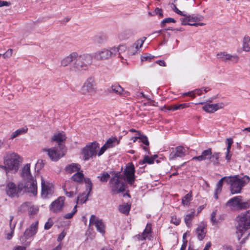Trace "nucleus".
Masks as SVG:
<instances>
[{
  "label": "nucleus",
  "mask_w": 250,
  "mask_h": 250,
  "mask_svg": "<svg viewBox=\"0 0 250 250\" xmlns=\"http://www.w3.org/2000/svg\"><path fill=\"white\" fill-rule=\"evenodd\" d=\"M22 162V158L17 153L12 152H8L4 158V166H2L6 173H16L19 168L20 164Z\"/></svg>",
  "instance_id": "obj_1"
},
{
  "label": "nucleus",
  "mask_w": 250,
  "mask_h": 250,
  "mask_svg": "<svg viewBox=\"0 0 250 250\" xmlns=\"http://www.w3.org/2000/svg\"><path fill=\"white\" fill-rule=\"evenodd\" d=\"M250 178L248 176H245L241 178L238 175L229 177L227 180V183L230 185V191L232 194L239 193L243 187L250 181Z\"/></svg>",
  "instance_id": "obj_2"
},
{
  "label": "nucleus",
  "mask_w": 250,
  "mask_h": 250,
  "mask_svg": "<svg viewBox=\"0 0 250 250\" xmlns=\"http://www.w3.org/2000/svg\"><path fill=\"white\" fill-rule=\"evenodd\" d=\"M92 56L88 54L79 55L77 53V58L75 59L71 69L75 71L86 70L88 65L92 62Z\"/></svg>",
  "instance_id": "obj_3"
},
{
  "label": "nucleus",
  "mask_w": 250,
  "mask_h": 250,
  "mask_svg": "<svg viewBox=\"0 0 250 250\" xmlns=\"http://www.w3.org/2000/svg\"><path fill=\"white\" fill-rule=\"evenodd\" d=\"M110 174L114 175L109 181L111 191L116 194L124 192L125 190L126 184L122 181L123 179L121 178V172L111 171Z\"/></svg>",
  "instance_id": "obj_4"
},
{
  "label": "nucleus",
  "mask_w": 250,
  "mask_h": 250,
  "mask_svg": "<svg viewBox=\"0 0 250 250\" xmlns=\"http://www.w3.org/2000/svg\"><path fill=\"white\" fill-rule=\"evenodd\" d=\"M237 224L236 226V233H240L238 235V240L240 239L243 233L250 228V210L247 211L244 213L237 217Z\"/></svg>",
  "instance_id": "obj_5"
},
{
  "label": "nucleus",
  "mask_w": 250,
  "mask_h": 250,
  "mask_svg": "<svg viewBox=\"0 0 250 250\" xmlns=\"http://www.w3.org/2000/svg\"><path fill=\"white\" fill-rule=\"evenodd\" d=\"M43 150L47 152L49 157L52 161H57L63 156L66 151L65 146L63 144H59V146L52 148H44Z\"/></svg>",
  "instance_id": "obj_6"
},
{
  "label": "nucleus",
  "mask_w": 250,
  "mask_h": 250,
  "mask_svg": "<svg viewBox=\"0 0 250 250\" xmlns=\"http://www.w3.org/2000/svg\"><path fill=\"white\" fill-rule=\"evenodd\" d=\"M135 169L133 164L132 163H128L123 173H121V178L131 186L134 183L135 180Z\"/></svg>",
  "instance_id": "obj_7"
},
{
  "label": "nucleus",
  "mask_w": 250,
  "mask_h": 250,
  "mask_svg": "<svg viewBox=\"0 0 250 250\" xmlns=\"http://www.w3.org/2000/svg\"><path fill=\"white\" fill-rule=\"evenodd\" d=\"M23 183H19L17 186L14 183L9 182L7 183L5 191L7 195L10 197H18L23 194Z\"/></svg>",
  "instance_id": "obj_8"
},
{
  "label": "nucleus",
  "mask_w": 250,
  "mask_h": 250,
  "mask_svg": "<svg viewBox=\"0 0 250 250\" xmlns=\"http://www.w3.org/2000/svg\"><path fill=\"white\" fill-rule=\"evenodd\" d=\"M99 147V144L96 142L89 143L83 149V159L88 160L93 156H95L97 148Z\"/></svg>",
  "instance_id": "obj_9"
},
{
  "label": "nucleus",
  "mask_w": 250,
  "mask_h": 250,
  "mask_svg": "<svg viewBox=\"0 0 250 250\" xmlns=\"http://www.w3.org/2000/svg\"><path fill=\"white\" fill-rule=\"evenodd\" d=\"M115 51L116 49H112V48H110V50L104 49L94 53L93 57L97 60L108 59L115 56Z\"/></svg>",
  "instance_id": "obj_10"
},
{
  "label": "nucleus",
  "mask_w": 250,
  "mask_h": 250,
  "mask_svg": "<svg viewBox=\"0 0 250 250\" xmlns=\"http://www.w3.org/2000/svg\"><path fill=\"white\" fill-rule=\"evenodd\" d=\"M25 183H23V188H22L23 193L24 192L31 193L34 195L37 194V184L35 178L25 180Z\"/></svg>",
  "instance_id": "obj_11"
},
{
  "label": "nucleus",
  "mask_w": 250,
  "mask_h": 250,
  "mask_svg": "<svg viewBox=\"0 0 250 250\" xmlns=\"http://www.w3.org/2000/svg\"><path fill=\"white\" fill-rule=\"evenodd\" d=\"M96 83L95 78L92 77H89L83 86V92L92 95L96 92Z\"/></svg>",
  "instance_id": "obj_12"
},
{
  "label": "nucleus",
  "mask_w": 250,
  "mask_h": 250,
  "mask_svg": "<svg viewBox=\"0 0 250 250\" xmlns=\"http://www.w3.org/2000/svg\"><path fill=\"white\" fill-rule=\"evenodd\" d=\"M38 226V221H36L31 225L30 228L25 230L23 236H21L20 238L22 243H25L29 238L33 236L36 233Z\"/></svg>",
  "instance_id": "obj_13"
},
{
  "label": "nucleus",
  "mask_w": 250,
  "mask_h": 250,
  "mask_svg": "<svg viewBox=\"0 0 250 250\" xmlns=\"http://www.w3.org/2000/svg\"><path fill=\"white\" fill-rule=\"evenodd\" d=\"M65 197L61 196L52 203L50 206V209L54 212L57 213L62 210L64 205Z\"/></svg>",
  "instance_id": "obj_14"
},
{
  "label": "nucleus",
  "mask_w": 250,
  "mask_h": 250,
  "mask_svg": "<svg viewBox=\"0 0 250 250\" xmlns=\"http://www.w3.org/2000/svg\"><path fill=\"white\" fill-rule=\"evenodd\" d=\"M186 149L182 146H178L175 147L170 153L169 159L174 160L177 157H183L186 155Z\"/></svg>",
  "instance_id": "obj_15"
},
{
  "label": "nucleus",
  "mask_w": 250,
  "mask_h": 250,
  "mask_svg": "<svg viewBox=\"0 0 250 250\" xmlns=\"http://www.w3.org/2000/svg\"><path fill=\"white\" fill-rule=\"evenodd\" d=\"M218 59L222 61L228 62L231 61L233 63H237L239 60V57L237 55H231L226 52H220L217 55Z\"/></svg>",
  "instance_id": "obj_16"
},
{
  "label": "nucleus",
  "mask_w": 250,
  "mask_h": 250,
  "mask_svg": "<svg viewBox=\"0 0 250 250\" xmlns=\"http://www.w3.org/2000/svg\"><path fill=\"white\" fill-rule=\"evenodd\" d=\"M90 225L94 224L97 230L101 233H104V226L102 220H99L94 215H92L89 220Z\"/></svg>",
  "instance_id": "obj_17"
},
{
  "label": "nucleus",
  "mask_w": 250,
  "mask_h": 250,
  "mask_svg": "<svg viewBox=\"0 0 250 250\" xmlns=\"http://www.w3.org/2000/svg\"><path fill=\"white\" fill-rule=\"evenodd\" d=\"M146 39L145 37L143 39H140L137 40L132 46H131L128 50V54L130 55H134L137 53L139 47H141Z\"/></svg>",
  "instance_id": "obj_18"
},
{
  "label": "nucleus",
  "mask_w": 250,
  "mask_h": 250,
  "mask_svg": "<svg viewBox=\"0 0 250 250\" xmlns=\"http://www.w3.org/2000/svg\"><path fill=\"white\" fill-rule=\"evenodd\" d=\"M21 176L24 181L34 178L31 173L30 164H26L22 168Z\"/></svg>",
  "instance_id": "obj_19"
},
{
  "label": "nucleus",
  "mask_w": 250,
  "mask_h": 250,
  "mask_svg": "<svg viewBox=\"0 0 250 250\" xmlns=\"http://www.w3.org/2000/svg\"><path fill=\"white\" fill-rule=\"evenodd\" d=\"M212 153V149L211 148H209L206 150H204L201 155L198 156H195L192 158V160H197L198 161H205L206 160H209L210 155Z\"/></svg>",
  "instance_id": "obj_20"
},
{
  "label": "nucleus",
  "mask_w": 250,
  "mask_h": 250,
  "mask_svg": "<svg viewBox=\"0 0 250 250\" xmlns=\"http://www.w3.org/2000/svg\"><path fill=\"white\" fill-rule=\"evenodd\" d=\"M222 103L220 104H206L204 106H203V109L207 113H213L215 111H217L219 109H221L223 108Z\"/></svg>",
  "instance_id": "obj_21"
},
{
  "label": "nucleus",
  "mask_w": 250,
  "mask_h": 250,
  "mask_svg": "<svg viewBox=\"0 0 250 250\" xmlns=\"http://www.w3.org/2000/svg\"><path fill=\"white\" fill-rule=\"evenodd\" d=\"M241 198H242L241 196L234 197L229 199L226 203V205L239 209Z\"/></svg>",
  "instance_id": "obj_22"
},
{
  "label": "nucleus",
  "mask_w": 250,
  "mask_h": 250,
  "mask_svg": "<svg viewBox=\"0 0 250 250\" xmlns=\"http://www.w3.org/2000/svg\"><path fill=\"white\" fill-rule=\"evenodd\" d=\"M77 53L73 52L63 59L61 62V65L66 66L71 62H74L75 59L77 58Z\"/></svg>",
  "instance_id": "obj_23"
},
{
  "label": "nucleus",
  "mask_w": 250,
  "mask_h": 250,
  "mask_svg": "<svg viewBox=\"0 0 250 250\" xmlns=\"http://www.w3.org/2000/svg\"><path fill=\"white\" fill-rule=\"evenodd\" d=\"M220 152L212 153L209 158V163H212L214 166H218L220 165Z\"/></svg>",
  "instance_id": "obj_24"
},
{
  "label": "nucleus",
  "mask_w": 250,
  "mask_h": 250,
  "mask_svg": "<svg viewBox=\"0 0 250 250\" xmlns=\"http://www.w3.org/2000/svg\"><path fill=\"white\" fill-rule=\"evenodd\" d=\"M51 189L48 185L45 183L44 180L42 178V195L46 197L51 192Z\"/></svg>",
  "instance_id": "obj_25"
},
{
  "label": "nucleus",
  "mask_w": 250,
  "mask_h": 250,
  "mask_svg": "<svg viewBox=\"0 0 250 250\" xmlns=\"http://www.w3.org/2000/svg\"><path fill=\"white\" fill-rule=\"evenodd\" d=\"M206 227L203 225H200L196 229V233L197 237L199 240H203L206 236V232L205 231Z\"/></svg>",
  "instance_id": "obj_26"
},
{
  "label": "nucleus",
  "mask_w": 250,
  "mask_h": 250,
  "mask_svg": "<svg viewBox=\"0 0 250 250\" xmlns=\"http://www.w3.org/2000/svg\"><path fill=\"white\" fill-rule=\"evenodd\" d=\"M84 179V175L82 172H77L75 173L71 178V179L78 183L81 184L83 182Z\"/></svg>",
  "instance_id": "obj_27"
},
{
  "label": "nucleus",
  "mask_w": 250,
  "mask_h": 250,
  "mask_svg": "<svg viewBox=\"0 0 250 250\" xmlns=\"http://www.w3.org/2000/svg\"><path fill=\"white\" fill-rule=\"evenodd\" d=\"M133 35L131 30H126L121 32L118 35V38L120 40H126L129 39Z\"/></svg>",
  "instance_id": "obj_28"
},
{
  "label": "nucleus",
  "mask_w": 250,
  "mask_h": 250,
  "mask_svg": "<svg viewBox=\"0 0 250 250\" xmlns=\"http://www.w3.org/2000/svg\"><path fill=\"white\" fill-rule=\"evenodd\" d=\"M80 169V166L77 164H72L65 167V170L68 173H72L76 171H79Z\"/></svg>",
  "instance_id": "obj_29"
},
{
  "label": "nucleus",
  "mask_w": 250,
  "mask_h": 250,
  "mask_svg": "<svg viewBox=\"0 0 250 250\" xmlns=\"http://www.w3.org/2000/svg\"><path fill=\"white\" fill-rule=\"evenodd\" d=\"M66 139V137L65 134L62 133H59L57 134H54L53 138H52V140L53 141H56L58 143V146H59V144H63L62 143L65 141Z\"/></svg>",
  "instance_id": "obj_30"
},
{
  "label": "nucleus",
  "mask_w": 250,
  "mask_h": 250,
  "mask_svg": "<svg viewBox=\"0 0 250 250\" xmlns=\"http://www.w3.org/2000/svg\"><path fill=\"white\" fill-rule=\"evenodd\" d=\"M126 47L124 45H120L118 47H113L112 49H116L115 52V56L117 54L119 55V57L123 59V56L122 55V53H125L126 51Z\"/></svg>",
  "instance_id": "obj_31"
},
{
  "label": "nucleus",
  "mask_w": 250,
  "mask_h": 250,
  "mask_svg": "<svg viewBox=\"0 0 250 250\" xmlns=\"http://www.w3.org/2000/svg\"><path fill=\"white\" fill-rule=\"evenodd\" d=\"M131 208V205L130 204H128L127 203L123 205H120L118 207L119 211L125 214V215H128L129 214L130 209Z\"/></svg>",
  "instance_id": "obj_32"
},
{
  "label": "nucleus",
  "mask_w": 250,
  "mask_h": 250,
  "mask_svg": "<svg viewBox=\"0 0 250 250\" xmlns=\"http://www.w3.org/2000/svg\"><path fill=\"white\" fill-rule=\"evenodd\" d=\"M195 215V211L193 210L191 211L190 213L187 214L184 218L185 222L186 224V226L190 228L191 226V221L194 218Z\"/></svg>",
  "instance_id": "obj_33"
},
{
  "label": "nucleus",
  "mask_w": 250,
  "mask_h": 250,
  "mask_svg": "<svg viewBox=\"0 0 250 250\" xmlns=\"http://www.w3.org/2000/svg\"><path fill=\"white\" fill-rule=\"evenodd\" d=\"M124 91V89L120 85L117 84L112 85L110 91V92H113L118 95L123 94Z\"/></svg>",
  "instance_id": "obj_34"
},
{
  "label": "nucleus",
  "mask_w": 250,
  "mask_h": 250,
  "mask_svg": "<svg viewBox=\"0 0 250 250\" xmlns=\"http://www.w3.org/2000/svg\"><path fill=\"white\" fill-rule=\"evenodd\" d=\"M151 231V225L150 224H147L146 227L143 232L142 234L141 238H140V240H146V238L147 237L148 235Z\"/></svg>",
  "instance_id": "obj_35"
},
{
  "label": "nucleus",
  "mask_w": 250,
  "mask_h": 250,
  "mask_svg": "<svg viewBox=\"0 0 250 250\" xmlns=\"http://www.w3.org/2000/svg\"><path fill=\"white\" fill-rule=\"evenodd\" d=\"M245 51L250 50V38L248 36H245L243 39V47Z\"/></svg>",
  "instance_id": "obj_36"
},
{
  "label": "nucleus",
  "mask_w": 250,
  "mask_h": 250,
  "mask_svg": "<svg viewBox=\"0 0 250 250\" xmlns=\"http://www.w3.org/2000/svg\"><path fill=\"white\" fill-rule=\"evenodd\" d=\"M90 193L88 192V193L85 195V193H83L80 195H79L77 198L76 203L78 204L79 202L81 203H85L88 198V196Z\"/></svg>",
  "instance_id": "obj_37"
},
{
  "label": "nucleus",
  "mask_w": 250,
  "mask_h": 250,
  "mask_svg": "<svg viewBox=\"0 0 250 250\" xmlns=\"http://www.w3.org/2000/svg\"><path fill=\"white\" fill-rule=\"evenodd\" d=\"M188 18L189 19H190V22H191V21H194V22L199 21H202L204 19V17L199 14H197V15L192 14L191 15H188Z\"/></svg>",
  "instance_id": "obj_38"
},
{
  "label": "nucleus",
  "mask_w": 250,
  "mask_h": 250,
  "mask_svg": "<svg viewBox=\"0 0 250 250\" xmlns=\"http://www.w3.org/2000/svg\"><path fill=\"white\" fill-rule=\"evenodd\" d=\"M155 15H158L160 18H162L163 17V10L159 8H156L154 11L153 12H148V16L149 17L154 16Z\"/></svg>",
  "instance_id": "obj_39"
},
{
  "label": "nucleus",
  "mask_w": 250,
  "mask_h": 250,
  "mask_svg": "<svg viewBox=\"0 0 250 250\" xmlns=\"http://www.w3.org/2000/svg\"><path fill=\"white\" fill-rule=\"evenodd\" d=\"M191 192H189L186 194L182 199V202L184 206H188L189 201L191 199Z\"/></svg>",
  "instance_id": "obj_40"
},
{
  "label": "nucleus",
  "mask_w": 250,
  "mask_h": 250,
  "mask_svg": "<svg viewBox=\"0 0 250 250\" xmlns=\"http://www.w3.org/2000/svg\"><path fill=\"white\" fill-rule=\"evenodd\" d=\"M145 163L148 164H152L154 163V158L149 157L147 155L144 156V159L142 161L139 162L140 165H142Z\"/></svg>",
  "instance_id": "obj_41"
},
{
  "label": "nucleus",
  "mask_w": 250,
  "mask_h": 250,
  "mask_svg": "<svg viewBox=\"0 0 250 250\" xmlns=\"http://www.w3.org/2000/svg\"><path fill=\"white\" fill-rule=\"evenodd\" d=\"M228 178H229V177H224L221 178L217 184V187L216 190L217 192H221L222 190V188L223 186V181H225L227 183V180Z\"/></svg>",
  "instance_id": "obj_42"
},
{
  "label": "nucleus",
  "mask_w": 250,
  "mask_h": 250,
  "mask_svg": "<svg viewBox=\"0 0 250 250\" xmlns=\"http://www.w3.org/2000/svg\"><path fill=\"white\" fill-rule=\"evenodd\" d=\"M27 131V128H26V129L21 128V129H18L16 131H15L12 133L11 136V139H13L14 138H15L16 137H17L18 136L21 134L22 133L26 132Z\"/></svg>",
  "instance_id": "obj_43"
},
{
  "label": "nucleus",
  "mask_w": 250,
  "mask_h": 250,
  "mask_svg": "<svg viewBox=\"0 0 250 250\" xmlns=\"http://www.w3.org/2000/svg\"><path fill=\"white\" fill-rule=\"evenodd\" d=\"M109 178L110 175L106 172L102 173L101 176H98V178H99L100 181L103 183L107 182Z\"/></svg>",
  "instance_id": "obj_44"
},
{
  "label": "nucleus",
  "mask_w": 250,
  "mask_h": 250,
  "mask_svg": "<svg viewBox=\"0 0 250 250\" xmlns=\"http://www.w3.org/2000/svg\"><path fill=\"white\" fill-rule=\"evenodd\" d=\"M240 205L239 206V209H243L249 208L250 207V201H244L241 198Z\"/></svg>",
  "instance_id": "obj_45"
},
{
  "label": "nucleus",
  "mask_w": 250,
  "mask_h": 250,
  "mask_svg": "<svg viewBox=\"0 0 250 250\" xmlns=\"http://www.w3.org/2000/svg\"><path fill=\"white\" fill-rule=\"evenodd\" d=\"M83 181H84L85 183L87 185H86V189L88 190L89 193H90V192L92 190V186H93V184H92V183L91 182L90 179L89 178H84V177Z\"/></svg>",
  "instance_id": "obj_46"
},
{
  "label": "nucleus",
  "mask_w": 250,
  "mask_h": 250,
  "mask_svg": "<svg viewBox=\"0 0 250 250\" xmlns=\"http://www.w3.org/2000/svg\"><path fill=\"white\" fill-rule=\"evenodd\" d=\"M138 134L140 135V140L141 142H142L145 145L148 146L149 143L147 137L146 135L142 134L140 132H138Z\"/></svg>",
  "instance_id": "obj_47"
},
{
  "label": "nucleus",
  "mask_w": 250,
  "mask_h": 250,
  "mask_svg": "<svg viewBox=\"0 0 250 250\" xmlns=\"http://www.w3.org/2000/svg\"><path fill=\"white\" fill-rule=\"evenodd\" d=\"M117 141L116 138H109L105 143V145L108 148L112 147L114 146L113 144Z\"/></svg>",
  "instance_id": "obj_48"
},
{
  "label": "nucleus",
  "mask_w": 250,
  "mask_h": 250,
  "mask_svg": "<svg viewBox=\"0 0 250 250\" xmlns=\"http://www.w3.org/2000/svg\"><path fill=\"white\" fill-rule=\"evenodd\" d=\"M176 21L172 18H167L163 20L161 22V27H164L167 23L170 22L175 23Z\"/></svg>",
  "instance_id": "obj_49"
},
{
  "label": "nucleus",
  "mask_w": 250,
  "mask_h": 250,
  "mask_svg": "<svg viewBox=\"0 0 250 250\" xmlns=\"http://www.w3.org/2000/svg\"><path fill=\"white\" fill-rule=\"evenodd\" d=\"M44 164L43 160H39L35 165V170L39 171L43 167Z\"/></svg>",
  "instance_id": "obj_50"
},
{
  "label": "nucleus",
  "mask_w": 250,
  "mask_h": 250,
  "mask_svg": "<svg viewBox=\"0 0 250 250\" xmlns=\"http://www.w3.org/2000/svg\"><path fill=\"white\" fill-rule=\"evenodd\" d=\"M185 18H181L180 21L182 22V25H189L190 22V20L188 18V15H186V16H184Z\"/></svg>",
  "instance_id": "obj_51"
},
{
  "label": "nucleus",
  "mask_w": 250,
  "mask_h": 250,
  "mask_svg": "<svg viewBox=\"0 0 250 250\" xmlns=\"http://www.w3.org/2000/svg\"><path fill=\"white\" fill-rule=\"evenodd\" d=\"M28 211L29 214L30 216L34 215L37 213L38 211V209L37 208L33 206L29 208Z\"/></svg>",
  "instance_id": "obj_52"
},
{
  "label": "nucleus",
  "mask_w": 250,
  "mask_h": 250,
  "mask_svg": "<svg viewBox=\"0 0 250 250\" xmlns=\"http://www.w3.org/2000/svg\"><path fill=\"white\" fill-rule=\"evenodd\" d=\"M53 222L51 220V218H49L47 222H46L44 225V229L45 230H48L51 228V227L53 226Z\"/></svg>",
  "instance_id": "obj_53"
},
{
  "label": "nucleus",
  "mask_w": 250,
  "mask_h": 250,
  "mask_svg": "<svg viewBox=\"0 0 250 250\" xmlns=\"http://www.w3.org/2000/svg\"><path fill=\"white\" fill-rule=\"evenodd\" d=\"M13 218H14L13 216H10L9 226H10V228L11 229V231H12V233H14V229H15V226L16 225V222L14 223L13 224H12V222L13 220Z\"/></svg>",
  "instance_id": "obj_54"
},
{
  "label": "nucleus",
  "mask_w": 250,
  "mask_h": 250,
  "mask_svg": "<svg viewBox=\"0 0 250 250\" xmlns=\"http://www.w3.org/2000/svg\"><path fill=\"white\" fill-rule=\"evenodd\" d=\"M180 221V219L179 218H177L176 216H173L171 218V223L174 224L176 226L179 225Z\"/></svg>",
  "instance_id": "obj_55"
},
{
  "label": "nucleus",
  "mask_w": 250,
  "mask_h": 250,
  "mask_svg": "<svg viewBox=\"0 0 250 250\" xmlns=\"http://www.w3.org/2000/svg\"><path fill=\"white\" fill-rule=\"evenodd\" d=\"M105 37L103 36H97L95 37L94 41L95 42L100 43H102L104 40Z\"/></svg>",
  "instance_id": "obj_56"
},
{
  "label": "nucleus",
  "mask_w": 250,
  "mask_h": 250,
  "mask_svg": "<svg viewBox=\"0 0 250 250\" xmlns=\"http://www.w3.org/2000/svg\"><path fill=\"white\" fill-rule=\"evenodd\" d=\"M64 190L65 191V194L66 196H67L69 198L72 197L74 195H76L77 192V188H76V191H67L65 189H64Z\"/></svg>",
  "instance_id": "obj_57"
},
{
  "label": "nucleus",
  "mask_w": 250,
  "mask_h": 250,
  "mask_svg": "<svg viewBox=\"0 0 250 250\" xmlns=\"http://www.w3.org/2000/svg\"><path fill=\"white\" fill-rule=\"evenodd\" d=\"M154 56L150 55H145L141 57L142 61H150L151 59L154 58Z\"/></svg>",
  "instance_id": "obj_58"
},
{
  "label": "nucleus",
  "mask_w": 250,
  "mask_h": 250,
  "mask_svg": "<svg viewBox=\"0 0 250 250\" xmlns=\"http://www.w3.org/2000/svg\"><path fill=\"white\" fill-rule=\"evenodd\" d=\"M13 50L9 49L5 53L2 54V56L4 59L10 57L12 56Z\"/></svg>",
  "instance_id": "obj_59"
},
{
  "label": "nucleus",
  "mask_w": 250,
  "mask_h": 250,
  "mask_svg": "<svg viewBox=\"0 0 250 250\" xmlns=\"http://www.w3.org/2000/svg\"><path fill=\"white\" fill-rule=\"evenodd\" d=\"M107 148H108V147L105 145H104L101 148L100 151L97 153L98 156H100L101 155H102Z\"/></svg>",
  "instance_id": "obj_60"
},
{
  "label": "nucleus",
  "mask_w": 250,
  "mask_h": 250,
  "mask_svg": "<svg viewBox=\"0 0 250 250\" xmlns=\"http://www.w3.org/2000/svg\"><path fill=\"white\" fill-rule=\"evenodd\" d=\"M231 156H232V153H231V152L226 151L225 159H226L227 163L230 162V161L231 160Z\"/></svg>",
  "instance_id": "obj_61"
},
{
  "label": "nucleus",
  "mask_w": 250,
  "mask_h": 250,
  "mask_svg": "<svg viewBox=\"0 0 250 250\" xmlns=\"http://www.w3.org/2000/svg\"><path fill=\"white\" fill-rule=\"evenodd\" d=\"M66 235V232L64 231H62L59 235L57 238V241L59 242L61 241Z\"/></svg>",
  "instance_id": "obj_62"
},
{
  "label": "nucleus",
  "mask_w": 250,
  "mask_h": 250,
  "mask_svg": "<svg viewBox=\"0 0 250 250\" xmlns=\"http://www.w3.org/2000/svg\"><path fill=\"white\" fill-rule=\"evenodd\" d=\"M11 5V3L10 2H7L6 1H3L0 0V7L6 6H9Z\"/></svg>",
  "instance_id": "obj_63"
},
{
  "label": "nucleus",
  "mask_w": 250,
  "mask_h": 250,
  "mask_svg": "<svg viewBox=\"0 0 250 250\" xmlns=\"http://www.w3.org/2000/svg\"><path fill=\"white\" fill-rule=\"evenodd\" d=\"M216 214V212L215 211H213L211 213V221L213 223H216L217 222L216 220V218H215Z\"/></svg>",
  "instance_id": "obj_64"
}]
</instances>
